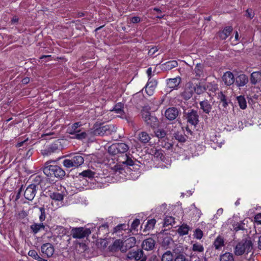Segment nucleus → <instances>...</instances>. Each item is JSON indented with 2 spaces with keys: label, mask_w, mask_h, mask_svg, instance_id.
<instances>
[{
  "label": "nucleus",
  "mask_w": 261,
  "mask_h": 261,
  "mask_svg": "<svg viewBox=\"0 0 261 261\" xmlns=\"http://www.w3.org/2000/svg\"><path fill=\"white\" fill-rule=\"evenodd\" d=\"M245 16L250 19H252L253 18V17L254 16V14L252 12V9H247L246 11V13L245 14Z\"/></svg>",
  "instance_id": "59"
},
{
  "label": "nucleus",
  "mask_w": 261,
  "mask_h": 261,
  "mask_svg": "<svg viewBox=\"0 0 261 261\" xmlns=\"http://www.w3.org/2000/svg\"><path fill=\"white\" fill-rule=\"evenodd\" d=\"M237 100L240 108L243 110L245 109L247 107V103L244 96L240 95L237 97Z\"/></svg>",
  "instance_id": "44"
},
{
  "label": "nucleus",
  "mask_w": 261,
  "mask_h": 261,
  "mask_svg": "<svg viewBox=\"0 0 261 261\" xmlns=\"http://www.w3.org/2000/svg\"><path fill=\"white\" fill-rule=\"evenodd\" d=\"M155 245V241L151 238L144 240L142 243V248L147 251L152 250Z\"/></svg>",
  "instance_id": "17"
},
{
  "label": "nucleus",
  "mask_w": 261,
  "mask_h": 261,
  "mask_svg": "<svg viewBox=\"0 0 261 261\" xmlns=\"http://www.w3.org/2000/svg\"><path fill=\"white\" fill-rule=\"evenodd\" d=\"M253 247V243L250 240L243 239L239 242L234 249V253L237 256L242 255L245 253L250 252Z\"/></svg>",
  "instance_id": "3"
},
{
  "label": "nucleus",
  "mask_w": 261,
  "mask_h": 261,
  "mask_svg": "<svg viewBox=\"0 0 261 261\" xmlns=\"http://www.w3.org/2000/svg\"><path fill=\"white\" fill-rule=\"evenodd\" d=\"M155 135L159 139H164L167 135L166 132L164 129H158L154 131Z\"/></svg>",
  "instance_id": "46"
},
{
  "label": "nucleus",
  "mask_w": 261,
  "mask_h": 261,
  "mask_svg": "<svg viewBox=\"0 0 261 261\" xmlns=\"http://www.w3.org/2000/svg\"><path fill=\"white\" fill-rule=\"evenodd\" d=\"M73 164L75 165V168H77L81 166L84 162V158L81 154L76 153L71 158Z\"/></svg>",
  "instance_id": "25"
},
{
  "label": "nucleus",
  "mask_w": 261,
  "mask_h": 261,
  "mask_svg": "<svg viewBox=\"0 0 261 261\" xmlns=\"http://www.w3.org/2000/svg\"><path fill=\"white\" fill-rule=\"evenodd\" d=\"M91 233L90 228L83 227H73L71 230V235L74 239H84Z\"/></svg>",
  "instance_id": "8"
},
{
  "label": "nucleus",
  "mask_w": 261,
  "mask_h": 261,
  "mask_svg": "<svg viewBox=\"0 0 261 261\" xmlns=\"http://www.w3.org/2000/svg\"><path fill=\"white\" fill-rule=\"evenodd\" d=\"M111 111H114L117 114H122V113L124 112L123 103L121 102H118L116 103Z\"/></svg>",
  "instance_id": "43"
},
{
  "label": "nucleus",
  "mask_w": 261,
  "mask_h": 261,
  "mask_svg": "<svg viewBox=\"0 0 261 261\" xmlns=\"http://www.w3.org/2000/svg\"><path fill=\"white\" fill-rule=\"evenodd\" d=\"M161 146H162L164 148H165L167 150L172 149L173 146V143H169L166 142L165 141H161Z\"/></svg>",
  "instance_id": "58"
},
{
  "label": "nucleus",
  "mask_w": 261,
  "mask_h": 261,
  "mask_svg": "<svg viewBox=\"0 0 261 261\" xmlns=\"http://www.w3.org/2000/svg\"><path fill=\"white\" fill-rule=\"evenodd\" d=\"M73 136L72 138L80 140L85 139L87 137V134L85 131H82V130H78V133L72 135Z\"/></svg>",
  "instance_id": "38"
},
{
  "label": "nucleus",
  "mask_w": 261,
  "mask_h": 261,
  "mask_svg": "<svg viewBox=\"0 0 261 261\" xmlns=\"http://www.w3.org/2000/svg\"><path fill=\"white\" fill-rule=\"evenodd\" d=\"M56 162L55 160H49L46 162L43 167V172L47 177L63 179L66 175L65 171L61 167L51 164L52 163Z\"/></svg>",
  "instance_id": "1"
},
{
  "label": "nucleus",
  "mask_w": 261,
  "mask_h": 261,
  "mask_svg": "<svg viewBox=\"0 0 261 261\" xmlns=\"http://www.w3.org/2000/svg\"><path fill=\"white\" fill-rule=\"evenodd\" d=\"M39 211L40 212V215L39 216V220L41 222H43L45 220L46 215H45V209L44 206L39 207Z\"/></svg>",
  "instance_id": "56"
},
{
  "label": "nucleus",
  "mask_w": 261,
  "mask_h": 261,
  "mask_svg": "<svg viewBox=\"0 0 261 261\" xmlns=\"http://www.w3.org/2000/svg\"><path fill=\"white\" fill-rule=\"evenodd\" d=\"M108 228H109V225H108V223H105L99 226L98 231L99 233H100V231L102 230L103 229L106 230V231H108Z\"/></svg>",
  "instance_id": "61"
},
{
  "label": "nucleus",
  "mask_w": 261,
  "mask_h": 261,
  "mask_svg": "<svg viewBox=\"0 0 261 261\" xmlns=\"http://www.w3.org/2000/svg\"><path fill=\"white\" fill-rule=\"evenodd\" d=\"M232 30L233 28L231 26L226 27L224 28L223 30L220 33V37L222 40L226 39L230 35V33L232 32Z\"/></svg>",
  "instance_id": "31"
},
{
  "label": "nucleus",
  "mask_w": 261,
  "mask_h": 261,
  "mask_svg": "<svg viewBox=\"0 0 261 261\" xmlns=\"http://www.w3.org/2000/svg\"><path fill=\"white\" fill-rule=\"evenodd\" d=\"M194 94L193 91V83L189 82L186 85L183 92L180 94V96L185 100L190 99Z\"/></svg>",
  "instance_id": "11"
},
{
  "label": "nucleus",
  "mask_w": 261,
  "mask_h": 261,
  "mask_svg": "<svg viewBox=\"0 0 261 261\" xmlns=\"http://www.w3.org/2000/svg\"><path fill=\"white\" fill-rule=\"evenodd\" d=\"M49 197L54 200L61 201L64 199V194L57 192H50L49 193Z\"/></svg>",
  "instance_id": "34"
},
{
  "label": "nucleus",
  "mask_w": 261,
  "mask_h": 261,
  "mask_svg": "<svg viewBox=\"0 0 261 261\" xmlns=\"http://www.w3.org/2000/svg\"><path fill=\"white\" fill-rule=\"evenodd\" d=\"M250 81L252 85H255L261 83V71H254L251 73Z\"/></svg>",
  "instance_id": "22"
},
{
  "label": "nucleus",
  "mask_w": 261,
  "mask_h": 261,
  "mask_svg": "<svg viewBox=\"0 0 261 261\" xmlns=\"http://www.w3.org/2000/svg\"><path fill=\"white\" fill-rule=\"evenodd\" d=\"M199 106L200 110H202V112L206 114H209L213 109L212 105L207 99L200 101Z\"/></svg>",
  "instance_id": "18"
},
{
  "label": "nucleus",
  "mask_w": 261,
  "mask_h": 261,
  "mask_svg": "<svg viewBox=\"0 0 261 261\" xmlns=\"http://www.w3.org/2000/svg\"><path fill=\"white\" fill-rule=\"evenodd\" d=\"M127 256L130 259H134L135 260H141L144 256H146L144 254L143 251L141 249H138L136 251H130L128 252Z\"/></svg>",
  "instance_id": "16"
},
{
  "label": "nucleus",
  "mask_w": 261,
  "mask_h": 261,
  "mask_svg": "<svg viewBox=\"0 0 261 261\" xmlns=\"http://www.w3.org/2000/svg\"><path fill=\"white\" fill-rule=\"evenodd\" d=\"M225 245L224 238L221 235L217 236L213 243V246L217 250H220Z\"/></svg>",
  "instance_id": "21"
},
{
  "label": "nucleus",
  "mask_w": 261,
  "mask_h": 261,
  "mask_svg": "<svg viewBox=\"0 0 261 261\" xmlns=\"http://www.w3.org/2000/svg\"><path fill=\"white\" fill-rule=\"evenodd\" d=\"M95 174V173L94 172L90 169H88L80 173L79 176L88 178H92L94 177Z\"/></svg>",
  "instance_id": "39"
},
{
  "label": "nucleus",
  "mask_w": 261,
  "mask_h": 261,
  "mask_svg": "<svg viewBox=\"0 0 261 261\" xmlns=\"http://www.w3.org/2000/svg\"><path fill=\"white\" fill-rule=\"evenodd\" d=\"M183 117L186 120L187 122L191 125L195 126L199 122V115L197 111L194 109H190L184 112Z\"/></svg>",
  "instance_id": "7"
},
{
  "label": "nucleus",
  "mask_w": 261,
  "mask_h": 261,
  "mask_svg": "<svg viewBox=\"0 0 261 261\" xmlns=\"http://www.w3.org/2000/svg\"><path fill=\"white\" fill-rule=\"evenodd\" d=\"M61 144L59 140L46 146L44 149L41 150V153L44 156H48L53 153L59 152L61 150Z\"/></svg>",
  "instance_id": "9"
},
{
  "label": "nucleus",
  "mask_w": 261,
  "mask_h": 261,
  "mask_svg": "<svg viewBox=\"0 0 261 261\" xmlns=\"http://www.w3.org/2000/svg\"><path fill=\"white\" fill-rule=\"evenodd\" d=\"M178 65L177 62L175 60H172L167 62L162 65V69L165 70H170L177 67Z\"/></svg>",
  "instance_id": "29"
},
{
  "label": "nucleus",
  "mask_w": 261,
  "mask_h": 261,
  "mask_svg": "<svg viewBox=\"0 0 261 261\" xmlns=\"http://www.w3.org/2000/svg\"><path fill=\"white\" fill-rule=\"evenodd\" d=\"M204 66L202 64L198 63L195 65L194 69V73L195 74L196 79H199L204 76Z\"/></svg>",
  "instance_id": "24"
},
{
  "label": "nucleus",
  "mask_w": 261,
  "mask_h": 261,
  "mask_svg": "<svg viewBox=\"0 0 261 261\" xmlns=\"http://www.w3.org/2000/svg\"><path fill=\"white\" fill-rule=\"evenodd\" d=\"M194 237L198 240H200L203 236V231L199 228H196L193 233Z\"/></svg>",
  "instance_id": "51"
},
{
  "label": "nucleus",
  "mask_w": 261,
  "mask_h": 261,
  "mask_svg": "<svg viewBox=\"0 0 261 261\" xmlns=\"http://www.w3.org/2000/svg\"><path fill=\"white\" fill-rule=\"evenodd\" d=\"M91 130V134L93 136H103L111 135L116 130L113 125L105 124L102 122H96Z\"/></svg>",
  "instance_id": "2"
},
{
  "label": "nucleus",
  "mask_w": 261,
  "mask_h": 261,
  "mask_svg": "<svg viewBox=\"0 0 261 261\" xmlns=\"http://www.w3.org/2000/svg\"><path fill=\"white\" fill-rule=\"evenodd\" d=\"M37 189L34 185H29L24 192L25 198L28 200L32 201L35 197Z\"/></svg>",
  "instance_id": "12"
},
{
  "label": "nucleus",
  "mask_w": 261,
  "mask_h": 261,
  "mask_svg": "<svg viewBox=\"0 0 261 261\" xmlns=\"http://www.w3.org/2000/svg\"><path fill=\"white\" fill-rule=\"evenodd\" d=\"M248 82L249 79L248 76L244 73L237 75L234 80V84L239 89L245 86Z\"/></svg>",
  "instance_id": "13"
},
{
  "label": "nucleus",
  "mask_w": 261,
  "mask_h": 261,
  "mask_svg": "<svg viewBox=\"0 0 261 261\" xmlns=\"http://www.w3.org/2000/svg\"><path fill=\"white\" fill-rule=\"evenodd\" d=\"M41 251L43 254V256L49 258L54 254L55 248L51 243H46L41 245Z\"/></svg>",
  "instance_id": "10"
},
{
  "label": "nucleus",
  "mask_w": 261,
  "mask_h": 261,
  "mask_svg": "<svg viewBox=\"0 0 261 261\" xmlns=\"http://www.w3.org/2000/svg\"><path fill=\"white\" fill-rule=\"evenodd\" d=\"M45 178L42 177L41 175H37L34 176L33 178V183L31 185H34L35 186V188L38 189V186L39 185L41 188H45L44 187V184L46 181H47Z\"/></svg>",
  "instance_id": "19"
},
{
  "label": "nucleus",
  "mask_w": 261,
  "mask_h": 261,
  "mask_svg": "<svg viewBox=\"0 0 261 261\" xmlns=\"http://www.w3.org/2000/svg\"><path fill=\"white\" fill-rule=\"evenodd\" d=\"M156 220L154 219H151L148 220L145 225V229L150 230L153 228L154 225L155 224Z\"/></svg>",
  "instance_id": "48"
},
{
  "label": "nucleus",
  "mask_w": 261,
  "mask_h": 261,
  "mask_svg": "<svg viewBox=\"0 0 261 261\" xmlns=\"http://www.w3.org/2000/svg\"><path fill=\"white\" fill-rule=\"evenodd\" d=\"M122 241L120 239L116 240L112 245L109 247L111 251H117L121 249L122 247Z\"/></svg>",
  "instance_id": "30"
},
{
  "label": "nucleus",
  "mask_w": 261,
  "mask_h": 261,
  "mask_svg": "<svg viewBox=\"0 0 261 261\" xmlns=\"http://www.w3.org/2000/svg\"><path fill=\"white\" fill-rule=\"evenodd\" d=\"M173 256L172 252L170 251H167L165 252L161 258V261H173Z\"/></svg>",
  "instance_id": "45"
},
{
  "label": "nucleus",
  "mask_w": 261,
  "mask_h": 261,
  "mask_svg": "<svg viewBox=\"0 0 261 261\" xmlns=\"http://www.w3.org/2000/svg\"><path fill=\"white\" fill-rule=\"evenodd\" d=\"M128 227V225L125 224H119L114 228V231L117 232L122 230H126Z\"/></svg>",
  "instance_id": "52"
},
{
  "label": "nucleus",
  "mask_w": 261,
  "mask_h": 261,
  "mask_svg": "<svg viewBox=\"0 0 261 261\" xmlns=\"http://www.w3.org/2000/svg\"><path fill=\"white\" fill-rule=\"evenodd\" d=\"M141 115L147 125L153 128L159 126V122L158 118L149 111H142Z\"/></svg>",
  "instance_id": "6"
},
{
  "label": "nucleus",
  "mask_w": 261,
  "mask_h": 261,
  "mask_svg": "<svg viewBox=\"0 0 261 261\" xmlns=\"http://www.w3.org/2000/svg\"><path fill=\"white\" fill-rule=\"evenodd\" d=\"M129 149L128 146L124 143H114L108 148V152L111 155L125 153Z\"/></svg>",
  "instance_id": "5"
},
{
  "label": "nucleus",
  "mask_w": 261,
  "mask_h": 261,
  "mask_svg": "<svg viewBox=\"0 0 261 261\" xmlns=\"http://www.w3.org/2000/svg\"><path fill=\"white\" fill-rule=\"evenodd\" d=\"M205 85V91H208L213 93H215L218 90V85L215 82L207 83Z\"/></svg>",
  "instance_id": "32"
},
{
  "label": "nucleus",
  "mask_w": 261,
  "mask_h": 261,
  "mask_svg": "<svg viewBox=\"0 0 261 261\" xmlns=\"http://www.w3.org/2000/svg\"><path fill=\"white\" fill-rule=\"evenodd\" d=\"M82 125L81 122H77L73 123L71 128H68L67 129V133L70 135H73L76 133H78V130H81L79 128Z\"/></svg>",
  "instance_id": "33"
},
{
  "label": "nucleus",
  "mask_w": 261,
  "mask_h": 261,
  "mask_svg": "<svg viewBox=\"0 0 261 261\" xmlns=\"http://www.w3.org/2000/svg\"><path fill=\"white\" fill-rule=\"evenodd\" d=\"M119 163L117 164L114 168L116 172L122 173V171L125 170V168L128 169V166H135L136 169H139V166L134 163L133 160H132L126 153L125 154L124 160L120 159H118Z\"/></svg>",
  "instance_id": "4"
},
{
  "label": "nucleus",
  "mask_w": 261,
  "mask_h": 261,
  "mask_svg": "<svg viewBox=\"0 0 261 261\" xmlns=\"http://www.w3.org/2000/svg\"><path fill=\"white\" fill-rule=\"evenodd\" d=\"M222 80L225 84L230 86L234 83V76L231 71H226L222 76Z\"/></svg>",
  "instance_id": "20"
},
{
  "label": "nucleus",
  "mask_w": 261,
  "mask_h": 261,
  "mask_svg": "<svg viewBox=\"0 0 261 261\" xmlns=\"http://www.w3.org/2000/svg\"><path fill=\"white\" fill-rule=\"evenodd\" d=\"M156 84H157V82L155 81H149V80H148V82L146 85V90H146V93L149 95H151L152 94V93H151V92H150V93H149L148 91L147 90V88H154L155 87V86L156 85Z\"/></svg>",
  "instance_id": "53"
},
{
  "label": "nucleus",
  "mask_w": 261,
  "mask_h": 261,
  "mask_svg": "<svg viewBox=\"0 0 261 261\" xmlns=\"http://www.w3.org/2000/svg\"><path fill=\"white\" fill-rule=\"evenodd\" d=\"M173 137L175 140L180 143H184L187 140L186 135H184L182 133L179 132L174 133L173 134Z\"/></svg>",
  "instance_id": "42"
},
{
  "label": "nucleus",
  "mask_w": 261,
  "mask_h": 261,
  "mask_svg": "<svg viewBox=\"0 0 261 261\" xmlns=\"http://www.w3.org/2000/svg\"><path fill=\"white\" fill-rule=\"evenodd\" d=\"M218 99L220 100L219 105H221L223 107L222 111L226 112L227 111V108L228 106L229 102L226 96L222 92H220L218 93Z\"/></svg>",
  "instance_id": "23"
},
{
  "label": "nucleus",
  "mask_w": 261,
  "mask_h": 261,
  "mask_svg": "<svg viewBox=\"0 0 261 261\" xmlns=\"http://www.w3.org/2000/svg\"><path fill=\"white\" fill-rule=\"evenodd\" d=\"M245 223L243 221L239 222H237L233 224V230L236 231H238L239 230H244L246 228L244 227Z\"/></svg>",
  "instance_id": "47"
},
{
  "label": "nucleus",
  "mask_w": 261,
  "mask_h": 261,
  "mask_svg": "<svg viewBox=\"0 0 261 261\" xmlns=\"http://www.w3.org/2000/svg\"><path fill=\"white\" fill-rule=\"evenodd\" d=\"M140 224V220L138 219H135L131 224V229L135 230L137 229Z\"/></svg>",
  "instance_id": "60"
},
{
  "label": "nucleus",
  "mask_w": 261,
  "mask_h": 261,
  "mask_svg": "<svg viewBox=\"0 0 261 261\" xmlns=\"http://www.w3.org/2000/svg\"><path fill=\"white\" fill-rule=\"evenodd\" d=\"M45 228V225L43 223H34L30 226V229L32 232L34 234H37L41 230H44Z\"/></svg>",
  "instance_id": "26"
},
{
  "label": "nucleus",
  "mask_w": 261,
  "mask_h": 261,
  "mask_svg": "<svg viewBox=\"0 0 261 261\" xmlns=\"http://www.w3.org/2000/svg\"><path fill=\"white\" fill-rule=\"evenodd\" d=\"M28 255L33 258L34 259L37 260L38 261H47V259H44L41 257L38 254V253L35 250H31L28 252Z\"/></svg>",
  "instance_id": "41"
},
{
  "label": "nucleus",
  "mask_w": 261,
  "mask_h": 261,
  "mask_svg": "<svg viewBox=\"0 0 261 261\" xmlns=\"http://www.w3.org/2000/svg\"><path fill=\"white\" fill-rule=\"evenodd\" d=\"M138 139L143 144H145L149 142L151 138L145 132H141L138 134Z\"/></svg>",
  "instance_id": "28"
},
{
  "label": "nucleus",
  "mask_w": 261,
  "mask_h": 261,
  "mask_svg": "<svg viewBox=\"0 0 261 261\" xmlns=\"http://www.w3.org/2000/svg\"><path fill=\"white\" fill-rule=\"evenodd\" d=\"M125 246L126 249H130L134 247L136 243V239L134 237H131L127 239L125 242Z\"/></svg>",
  "instance_id": "37"
},
{
  "label": "nucleus",
  "mask_w": 261,
  "mask_h": 261,
  "mask_svg": "<svg viewBox=\"0 0 261 261\" xmlns=\"http://www.w3.org/2000/svg\"><path fill=\"white\" fill-rule=\"evenodd\" d=\"M152 153L155 158L160 159L162 161H164L165 156L164 154V151L161 149H154L152 150Z\"/></svg>",
  "instance_id": "35"
},
{
  "label": "nucleus",
  "mask_w": 261,
  "mask_h": 261,
  "mask_svg": "<svg viewBox=\"0 0 261 261\" xmlns=\"http://www.w3.org/2000/svg\"><path fill=\"white\" fill-rule=\"evenodd\" d=\"M63 165L64 167L67 168H70L72 167L75 168V165L73 164V162L72 159H65L63 162Z\"/></svg>",
  "instance_id": "50"
},
{
  "label": "nucleus",
  "mask_w": 261,
  "mask_h": 261,
  "mask_svg": "<svg viewBox=\"0 0 261 261\" xmlns=\"http://www.w3.org/2000/svg\"><path fill=\"white\" fill-rule=\"evenodd\" d=\"M254 221L257 224H261V213H258L254 216Z\"/></svg>",
  "instance_id": "62"
},
{
  "label": "nucleus",
  "mask_w": 261,
  "mask_h": 261,
  "mask_svg": "<svg viewBox=\"0 0 261 261\" xmlns=\"http://www.w3.org/2000/svg\"><path fill=\"white\" fill-rule=\"evenodd\" d=\"M179 115V110L175 107H170L167 109L165 113V116L169 120L175 119Z\"/></svg>",
  "instance_id": "14"
},
{
  "label": "nucleus",
  "mask_w": 261,
  "mask_h": 261,
  "mask_svg": "<svg viewBox=\"0 0 261 261\" xmlns=\"http://www.w3.org/2000/svg\"><path fill=\"white\" fill-rule=\"evenodd\" d=\"M192 249L194 251L202 252L204 250L203 246L201 244L195 243L193 245Z\"/></svg>",
  "instance_id": "57"
},
{
  "label": "nucleus",
  "mask_w": 261,
  "mask_h": 261,
  "mask_svg": "<svg viewBox=\"0 0 261 261\" xmlns=\"http://www.w3.org/2000/svg\"><path fill=\"white\" fill-rule=\"evenodd\" d=\"M172 223H175L174 218H173V217L166 216L164 218V226H167L169 225H172Z\"/></svg>",
  "instance_id": "49"
},
{
  "label": "nucleus",
  "mask_w": 261,
  "mask_h": 261,
  "mask_svg": "<svg viewBox=\"0 0 261 261\" xmlns=\"http://www.w3.org/2000/svg\"><path fill=\"white\" fill-rule=\"evenodd\" d=\"M172 241V239L171 237H165L163 240L162 246L164 247L168 248Z\"/></svg>",
  "instance_id": "54"
},
{
  "label": "nucleus",
  "mask_w": 261,
  "mask_h": 261,
  "mask_svg": "<svg viewBox=\"0 0 261 261\" xmlns=\"http://www.w3.org/2000/svg\"><path fill=\"white\" fill-rule=\"evenodd\" d=\"M220 261H234L233 255L231 253L226 252L220 256Z\"/></svg>",
  "instance_id": "40"
},
{
  "label": "nucleus",
  "mask_w": 261,
  "mask_h": 261,
  "mask_svg": "<svg viewBox=\"0 0 261 261\" xmlns=\"http://www.w3.org/2000/svg\"><path fill=\"white\" fill-rule=\"evenodd\" d=\"M181 82V78L179 76L173 79L167 80V88L170 89V91L174 89H177Z\"/></svg>",
  "instance_id": "15"
},
{
  "label": "nucleus",
  "mask_w": 261,
  "mask_h": 261,
  "mask_svg": "<svg viewBox=\"0 0 261 261\" xmlns=\"http://www.w3.org/2000/svg\"><path fill=\"white\" fill-rule=\"evenodd\" d=\"M22 188H23V185L21 186V187L18 189V191L17 192L16 198H15L16 200H17L20 198V195H21V192L22 191Z\"/></svg>",
  "instance_id": "64"
},
{
  "label": "nucleus",
  "mask_w": 261,
  "mask_h": 261,
  "mask_svg": "<svg viewBox=\"0 0 261 261\" xmlns=\"http://www.w3.org/2000/svg\"><path fill=\"white\" fill-rule=\"evenodd\" d=\"M141 19L138 16H133L130 19L131 22L133 23H137L140 22Z\"/></svg>",
  "instance_id": "63"
},
{
  "label": "nucleus",
  "mask_w": 261,
  "mask_h": 261,
  "mask_svg": "<svg viewBox=\"0 0 261 261\" xmlns=\"http://www.w3.org/2000/svg\"><path fill=\"white\" fill-rule=\"evenodd\" d=\"M193 91L198 95L201 94L205 91V85L201 82L196 84L195 85L193 84Z\"/></svg>",
  "instance_id": "27"
},
{
  "label": "nucleus",
  "mask_w": 261,
  "mask_h": 261,
  "mask_svg": "<svg viewBox=\"0 0 261 261\" xmlns=\"http://www.w3.org/2000/svg\"><path fill=\"white\" fill-rule=\"evenodd\" d=\"M190 227L186 224H182L177 229V232L180 236L188 234Z\"/></svg>",
  "instance_id": "36"
},
{
  "label": "nucleus",
  "mask_w": 261,
  "mask_h": 261,
  "mask_svg": "<svg viewBox=\"0 0 261 261\" xmlns=\"http://www.w3.org/2000/svg\"><path fill=\"white\" fill-rule=\"evenodd\" d=\"M174 261H189V259L183 253H178L175 257Z\"/></svg>",
  "instance_id": "55"
}]
</instances>
